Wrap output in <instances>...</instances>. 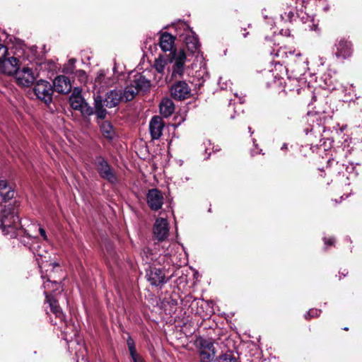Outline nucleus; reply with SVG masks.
I'll list each match as a JSON object with an SVG mask.
<instances>
[{
  "mask_svg": "<svg viewBox=\"0 0 362 362\" xmlns=\"http://www.w3.org/2000/svg\"><path fill=\"white\" fill-rule=\"evenodd\" d=\"M175 43V37L168 33H163L160 37L159 45L163 52L170 51Z\"/></svg>",
  "mask_w": 362,
  "mask_h": 362,
  "instance_id": "6ab92c4d",
  "label": "nucleus"
},
{
  "mask_svg": "<svg viewBox=\"0 0 362 362\" xmlns=\"http://www.w3.org/2000/svg\"><path fill=\"white\" fill-rule=\"evenodd\" d=\"M164 122L160 116H153L149 122V130L152 139L156 140L162 136Z\"/></svg>",
  "mask_w": 362,
  "mask_h": 362,
  "instance_id": "4468645a",
  "label": "nucleus"
},
{
  "mask_svg": "<svg viewBox=\"0 0 362 362\" xmlns=\"http://www.w3.org/2000/svg\"><path fill=\"white\" fill-rule=\"evenodd\" d=\"M146 277L150 284L155 286H158L166 282L164 272L160 268L150 267L146 271Z\"/></svg>",
  "mask_w": 362,
  "mask_h": 362,
  "instance_id": "ddd939ff",
  "label": "nucleus"
},
{
  "mask_svg": "<svg viewBox=\"0 0 362 362\" xmlns=\"http://www.w3.org/2000/svg\"><path fill=\"white\" fill-rule=\"evenodd\" d=\"M185 43L188 50L192 53L195 52L199 47L198 38L194 35L187 37L185 38Z\"/></svg>",
  "mask_w": 362,
  "mask_h": 362,
  "instance_id": "393cba45",
  "label": "nucleus"
},
{
  "mask_svg": "<svg viewBox=\"0 0 362 362\" xmlns=\"http://www.w3.org/2000/svg\"><path fill=\"white\" fill-rule=\"evenodd\" d=\"M38 230H39V233H40V235L43 238V239L45 240H47V235H46L45 230L43 228L40 227L38 228Z\"/></svg>",
  "mask_w": 362,
  "mask_h": 362,
  "instance_id": "ea45409f",
  "label": "nucleus"
},
{
  "mask_svg": "<svg viewBox=\"0 0 362 362\" xmlns=\"http://www.w3.org/2000/svg\"><path fill=\"white\" fill-rule=\"evenodd\" d=\"M138 93L137 89L130 83L122 91V100L124 102L131 101Z\"/></svg>",
  "mask_w": 362,
  "mask_h": 362,
  "instance_id": "b1692460",
  "label": "nucleus"
},
{
  "mask_svg": "<svg viewBox=\"0 0 362 362\" xmlns=\"http://www.w3.org/2000/svg\"><path fill=\"white\" fill-rule=\"evenodd\" d=\"M85 102L81 96V90L78 88H75L72 94L69 97V103L74 110H78L81 108L82 105Z\"/></svg>",
  "mask_w": 362,
  "mask_h": 362,
  "instance_id": "412c9836",
  "label": "nucleus"
},
{
  "mask_svg": "<svg viewBox=\"0 0 362 362\" xmlns=\"http://www.w3.org/2000/svg\"><path fill=\"white\" fill-rule=\"evenodd\" d=\"M134 362H145L144 359L139 356L138 354L136 355L135 357H132Z\"/></svg>",
  "mask_w": 362,
  "mask_h": 362,
  "instance_id": "79ce46f5",
  "label": "nucleus"
},
{
  "mask_svg": "<svg viewBox=\"0 0 362 362\" xmlns=\"http://www.w3.org/2000/svg\"><path fill=\"white\" fill-rule=\"evenodd\" d=\"M105 74L104 71H103V70L100 71L97 75V77L95 78V83H97L98 84H101V83H104L106 84L107 83L105 81Z\"/></svg>",
  "mask_w": 362,
  "mask_h": 362,
  "instance_id": "f704fd0d",
  "label": "nucleus"
},
{
  "mask_svg": "<svg viewBox=\"0 0 362 362\" xmlns=\"http://www.w3.org/2000/svg\"><path fill=\"white\" fill-rule=\"evenodd\" d=\"M201 362H215L216 351L211 339H201L199 341Z\"/></svg>",
  "mask_w": 362,
  "mask_h": 362,
  "instance_id": "0eeeda50",
  "label": "nucleus"
},
{
  "mask_svg": "<svg viewBox=\"0 0 362 362\" xmlns=\"http://www.w3.org/2000/svg\"><path fill=\"white\" fill-rule=\"evenodd\" d=\"M0 228L4 235L11 238H17L26 247H30L34 236L28 233L24 229L20 227L18 216L13 209L12 211L4 209L1 216Z\"/></svg>",
  "mask_w": 362,
  "mask_h": 362,
  "instance_id": "f257e3e1",
  "label": "nucleus"
},
{
  "mask_svg": "<svg viewBox=\"0 0 362 362\" xmlns=\"http://www.w3.org/2000/svg\"><path fill=\"white\" fill-rule=\"evenodd\" d=\"M18 62L17 58L13 57H6V56L0 60V71L7 75H16L19 69Z\"/></svg>",
  "mask_w": 362,
  "mask_h": 362,
  "instance_id": "f8f14e48",
  "label": "nucleus"
},
{
  "mask_svg": "<svg viewBox=\"0 0 362 362\" xmlns=\"http://www.w3.org/2000/svg\"><path fill=\"white\" fill-rule=\"evenodd\" d=\"M93 163L99 175L103 179H105L111 183H115L117 181V176L113 170L103 157H96Z\"/></svg>",
  "mask_w": 362,
  "mask_h": 362,
  "instance_id": "39448f33",
  "label": "nucleus"
},
{
  "mask_svg": "<svg viewBox=\"0 0 362 362\" xmlns=\"http://www.w3.org/2000/svg\"><path fill=\"white\" fill-rule=\"evenodd\" d=\"M84 116H90L94 114V109L90 106L86 101L81 106V108L78 110Z\"/></svg>",
  "mask_w": 362,
  "mask_h": 362,
  "instance_id": "c85d7f7f",
  "label": "nucleus"
},
{
  "mask_svg": "<svg viewBox=\"0 0 362 362\" xmlns=\"http://www.w3.org/2000/svg\"><path fill=\"white\" fill-rule=\"evenodd\" d=\"M77 345L79 346V349L76 352L75 354H76L77 362H79L80 356H81L82 360H83V358H84L83 352H85L86 350H85V347L83 345H81L78 343H77Z\"/></svg>",
  "mask_w": 362,
  "mask_h": 362,
  "instance_id": "72a5a7b5",
  "label": "nucleus"
},
{
  "mask_svg": "<svg viewBox=\"0 0 362 362\" xmlns=\"http://www.w3.org/2000/svg\"><path fill=\"white\" fill-rule=\"evenodd\" d=\"M295 16L294 9L291 8L288 11L284 12L281 14V18L285 21H291Z\"/></svg>",
  "mask_w": 362,
  "mask_h": 362,
  "instance_id": "7c9ffc66",
  "label": "nucleus"
},
{
  "mask_svg": "<svg viewBox=\"0 0 362 362\" xmlns=\"http://www.w3.org/2000/svg\"><path fill=\"white\" fill-rule=\"evenodd\" d=\"M191 89L188 84L183 81H180L171 87V95L176 100H185L190 95Z\"/></svg>",
  "mask_w": 362,
  "mask_h": 362,
  "instance_id": "9b49d317",
  "label": "nucleus"
},
{
  "mask_svg": "<svg viewBox=\"0 0 362 362\" xmlns=\"http://www.w3.org/2000/svg\"><path fill=\"white\" fill-rule=\"evenodd\" d=\"M308 60L300 53L291 54L288 69L293 73L295 77L304 75L308 70Z\"/></svg>",
  "mask_w": 362,
  "mask_h": 362,
  "instance_id": "20e7f679",
  "label": "nucleus"
},
{
  "mask_svg": "<svg viewBox=\"0 0 362 362\" xmlns=\"http://www.w3.org/2000/svg\"><path fill=\"white\" fill-rule=\"evenodd\" d=\"M127 345L132 357H135L136 354L134 342L132 338L127 339Z\"/></svg>",
  "mask_w": 362,
  "mask_h": 362,
  "instance_id": "2f4dec72",
  "label": "nucleus"
},
{
  "mask_svg": "<svg viewBox=\"0 0 362 362\" xmlns=\"http://www.w3.org/2000/svg\"><path fill=\"white\" fill-rule=\"evenodd\" d=\"M239 101L240 103H243L245 102L244 97H240Z\"/></svg>",
  "mask_w": 362,
  "mask_h": 362,
  "instance_id": "c03bdc74",
  "label": "nucleus"
},
{
  "mask_svg": "<svg viewBox=\"0 0 362 362\" xmlns=\"http://www.w3.org/2000/svg\"><path fill=\"white\" fill-rule=\"evenodd\" d=\"M248 130H249V132H250L251 134H253V132L251 131V127H248Z\"/></svg>",
  "mask_w": 362,
  "mask_h": 362,
  "instance_id": "a18cd8bd",
  "label": "nucleus"
},
{
  "mask_svg": "<svg viewBox=\"0 0 362 362\" xmlns=\"http://www.w3.org/2000/svg\"><path fill=\"white\" fill-rule=\"evenodd\" d=\"M104 100L101 95H97L94 98V108L95 110L104 108Z\"/></svg>",
  "mask_w": 362,
  "mask_h": 362,
  "instance_id": "c756f323",
  "label": "nucleus"
},
{
  "mask_svg": "<svg viewBox=\"0 0 362 362\" xmlns=\"http://www.w3.org/2000/svg\"><path fill=\"white\" fill-rule=\"evenodd\" d=\"M168 59L167 60V59H165L164 58L159 57L156 59L155 64H154V67L158 73L162 74V73H163L165 68L166 65L168 64Z\"/></svg>",
  "mask_w": 362,
  "mask_h": 362,
  "instance_id": "cd10ccee",
  "label": "nucleus"
},
{
  "mask_svg": "<svg viewBox=\"0 0 362 362\" xmlns=\"http://www.w3.org/2000/svg\"><path fill=\"white\" fill-rule=\"evenodd\" d=\"M333 52L337 59L344 61L349 59L353 54L352 43L344 38H341L336 41Z\"/></svg>",
  "mask_w": 362,
  "mask_h": 362,
  "instance_id": "423d86ee",
  "label": "nucleus"
},
{
  "mask_svg": "<svg viewBox=\"0 0 362 362\" xmlns=\"http://www.w3.org/2000/svg\"><path fill=\"white\" fill-rule=\"evenodd\" d=\"M160 113L164 117H168L173 115L175 111V105L170 98H163L159 105Z\"/></svg>",
  "mask_w": 362,
  "mask_h": 362,
  "instance_id": "aec40b11",
  "label": "nucleus"
},
{
  "mask_svg": "<svg viewBox=\"0 0 362 362\" xmlns=\"http://www.w3.org/2000/svg\"><path fill=\"white\" fill-rule=\"evenodd\" d=\"M15 196V192L6 180H0V205L6 204Z\"/></svg>",
  "mask_w": 362,
  "mask_h": 362,
  "instance_id": "2eb2a0df",
  "label": "nucleus"
},
{
  "mask_svg": "<svg viewBox=\"0 0 362 362\" xmlns=\"http://www.w3.org/2000/svg\"><path fill=\"white\" fill-rule=\"evenodd\" d=\"M170 55L168 62H174L172 68V78H176L177 77H182L184 74L185 65L187 59L185 51L182 49L179 51L174 50L170 52Z\"/></svg>",
  "mask_w": 362,
  "mask_h": 362,
  "instance_id": "f03ea898",
  "label": "nucleus"
},
{
  "mask_svg": "<svg viewBox=\"0 0 362 362\" xmlns=\"http://www.w3.org/2000/svg\"><path fill=\"white\" fill-rule=\"evenodd\" d=\"M43 286L45 288L44 293L45 297H47V296H51L50 293L54 290H57L60 287V285L56 281H52L49 279H47L44 282Z\"/></svg>",
  "mask_w": 362,
  "mask_h": 362,
  "instance_id": "a878e982",
  "label": "nucleus"
},
{
  "mask_svg": "<svg viewBox=\"0 0 362 362\" xmlns=\"http://www.w3.org/2000/svg\"><path fill=\"white\" fill-rule=\"evenodd\" d=\"M37 74L29 67H23L16 73L15 78L18 85L22 87H29L36 80Z\"/></svg>",
  "mask_w": 362,
  "mask_h": 362,
  "instance_id": "6e6552de",
  "label": "nucleus"
},
{
  "mask_svg": "<svg viewBox=\"0 0 362 362\" xmlns=\"http://www.w3.org/2000/svg\"><path fill=\"white\" fill-rule=\"evenodd\" d=\"M324 242L326 245H332L334 243V239L333 238H324Z\"/></svg>",
  "mask_w": 362,
  "mask_h": 362,
  "instance_id": "a19ab883",
  "label": "nucleus"
},
{
  "mask_svg": "<svg viewBox=\"0 0 362 362\" xmlns=\"http://www.w3.org/2000/svg\"><path fill=\"white\" fill-rule=\"evenodd\" d=\"M153 232L158 241L165 240L169 234V226L167 219L158 218L154 223Z\"/></svg>",
  "mask_w": 362,
  "mask_h": 362,
  "instance_id": "9d476101",
  "label": "nucleus"
},
{
  "mask_svg": "<svg viewBox=\"0 0 362 362\" xmlns=\"http://www.w3.org/2000/svg\"><path fill=\"white\" fill-rule=\"evenodd\" d=\"M131 84L134 86L139 92L146 91L151 86L150 81L141 74H136L134 75Z\"/></svg>",
  "mask_w": 362,
  "mask_h": 362,
  "instance_id": "a211bd4d",
  "label": "nucleus"
},
{
  "mask_svg": "<svg viewBox=\"0 0 362 362\" xmlns=\"http://www.w3.org/2000/svg\"><path fill=\"white\" fill-rule=\"evenodd\" d=\"M46 301L49 303L50 310L55 315L56 317L59 318L61 321H64V315L60 308L58 302L50 296H47Z\"/></svg>",
  "mask_w": 362,
  "mask_h": 362,
  "instance_id": "4be33fe9",
  "label": "nucleus"
},
{
  "mask_svg": "<svg viewBox=\"0 0 362 362\" xmlns=\"http://www.w3.org/2000/svg\"><path fill=\"white\" fill-rule=\"evenodd\" d=\"M107 113V112L105 108L94 110V114H95L97 117L100 119H104L106 117Z\"/></svg>",
  "mask_w": 362,
  "mask_h": 362,
  "instance_id": "e433bc0d",
  "label": "nucleus"
},
{
  "mask_svg": "<svg viewBox=\"0 0 362 362\" xmlns=\"http://www.w3.org/2000/svg\"><path fill=\"white\" fill-rule=\"evenodd\" d=\"M33 92L38 100L49 105L52 101L53 86L49 82L40 79L36 82L33 87Z\"/></svg>",
  "mask_w": 362,
  "mask_h": 362,
  "instance_id": "7ed1b4c3",
  "label": "nucleus"
},
{
  "mask_svg": "<svg viewBox=\"0 0 362 362\" xmlns=\"http://www.w3.org/2000/svg\"><path fill=\"white\" fill-rule=\"evenodd\" d=\"M74 66L66 64L63 67V72L65 74H73L74 72Z\"/></svg>",
  "mask_w": 362,
  "mask_h": 362,
  "instance_id": "58836bf2",
  "label": "nucleus"
},
{
  "mask_svg": "<svg viewBox=\"0 0 362 362\" xmlns=\"http://www.w3.org/2000/svg\"><path fill=\"white\" fill-rule=\"evenodd\" d=\"M321 310L317 309H310L307 314L305 315V317L308 319V316L310 317H318L320 315Z\"/></svg>",
  "mask_w": 362,
  "mask_h": 362,
  "instance_id": "c9c22d12",
  "label": "nucleus"
},
{
  "mask_svg": "<svg viewBox=\"0 0 362 362\" xmlns=\"http://www.w3.org/2000/svg\"><path fill=\"white\" fill-rule=\"evenodd\" d=\"M122 100V90H112L107 92L104 99V104L108 108H112L117 106Z\"/></svg>",
  "mask_w": 362,
  "mask_h": 362,
  "instance_id": "dca6fc26",
  "label": "nucleus"
},
{
  "mask_svg": "<svg viewBox=\"0 0 362 362\" xmlns=\"http://www.w3.org/2000/svg\"><path fill=\"white\" fill-rule=\"evenodd\" d=\"M344 330H348V327H344Z\"/></svg>",
  "mask_w": 362,
  "mask_h": 362,
  "instance_id": "09e8293b",
  "label": "nucleus"
},
{
  "mask_svg": "<svg viewBox=\"0 0 362 362\" xmlns=\"http://www.w3.org/2000/svg\"><path fill=\"white\" fill-rule=\"evenodd\" d=\"M8 54V49L6 46L0 44V60L4 58Z\"/></svg>",
  "mask_w": 362,
  "mask_h": 362,
  "instance_id": "4c0bfd02",
  "label": "nucleus"
},
{
  "mask_svg": "<svg viewBox=\"0 0 362 362\" xmlns=\"http://www.w3.org/2000/svg\"><path fill=\"white\" fill-rule=\"evenodd\" d=\"M146 202L151 210L158 211L161 209L163 204V194L156 188L151 189L148 191Z\"/></svg>",
  "mask_w": 362,
  "mask_h": 362,
  "instance_id": "1a4fd4ad",
  "label": "nucleus"
},
{
  "mask_svg": "<svg viewBox=\"0 0 362 362\" xmlns=\"http://www.w3.org/2000/svg\"><path fill=\"white\" fill-rule=\"evenodd\" d=\"M215 362H238L233 352L228 351L216 358Z\"/></svg>",
  "mask_w": 362,
  "mask_h": 362,
  "instance_id": "bb28decb",
  "label": "nucleus"
},
{
  "mask_svg": "<svg viewBox=\"0 0 362 362\" xmlns=\"http://www.w3.org/2000/svg\"><path fill=\"white\" fill-rule=\"evenodd\" d=\"M53 85L54 90L59 93L66 94L71 90V81L65 76H57L54 80Z\"/></svg>",
  "mask_w": 362,
  "mask_h": 362,
  "instance_id": "f3484780",
  "label": "nucleus"
},
{
  "mask_svg": "<svg viewBox=\"0 0 362 362\" xmlns=\"http://www.w3.org/2000/svg\"><path fill=\"white\" fill-rule=\"evenodd\" d=\"M75 62H76V59H69V62H68V63H67V64H68L69 65H70L71 66H74V64H75Z\"/></svg>",
  "mask_w": 362,
  "mask_h": 362,
  "instance_id": "37998d69",
  "label": "nucleus"
},
{
  "mask_svg": "<svg viewBox=\"0 0 362 362\" xmlns=\"http://www.w3.org/2000/svg\"><path fill=\"white\" fill-rule=\"evenodd\" d=\"M282 148H286V144H284Z\"/></svg>",
  "mask_w": 362,
  "mask_h": 362,
  "instance_id": "de8ad7c7",
  "label": "nucleus"
},
{
  "mask_svg": "<svg viewBox=\"0 0 362 362\" xmlns=\"http://www.w3.org/2000/svg\"><path fill=\"white\" fill-rule=\"evenodd\" d=\"M100 132L103 136L108 140H112L115 136V129L108 121H103L100 126Z\"/></svg>",
  "mask_w": 362,
  "mask_h": 362,
  "instance_id": "5701e85b",
  "label": "nucleus"
},
{
  "mask_svg": "<svg viewBox=\"0 0 362 362\" xmlns=\"http://www.w3.org/2000/svg\"><path fill=\"white\" fill-rule=\"evenodd\" d=\"M347 272L346 273H342L343 276H345L346 275Z\"/></svg>",
  "mask_w": 362,
  "mask_h": 362,
  "instance_id": "49530a36",
  "label": "nucleus"
},
{
  "mask_svg": "<svg viewBox=\"0 0 362 362\" xmlns=\"http://www.w3.org/2000/svg\"><path fill=\"white\" fill-rule=\"evenodd\" d=\"M76 75L78 78L79 81L81 83H86L87 81V75L85 71L83 70H77L76 71Z\"/></svg>",
  "mask_w": 362,
  "mask_h": 362,
  "instance_id": "473e14b6",
  "label": "nucleus"
}]
</instances>
